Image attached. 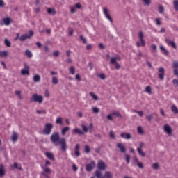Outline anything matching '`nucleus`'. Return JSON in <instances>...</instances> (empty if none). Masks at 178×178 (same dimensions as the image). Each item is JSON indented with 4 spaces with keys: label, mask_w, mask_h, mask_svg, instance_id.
<instances>
[{
    "label": "nucleus",
    "mask_w": 178,
    "mask_h": 178,
    "mask_svg": "<svg viewBox=\"0 0 178 178\" xmlns=\"http://www.w3.org/2000/svg\"><path fill=\"white\" fill-rule=\"evenodd\" d=\"M51 141L54 145H60L62 152H66L67 149V145L66 143V139L65 138H60L59 133L56 132L51 136Z\"/></svg>",
    "instance_id": "f257e3e1"
},
{
    "label": "nucleus",
    "mask_w": 178,
    "mask_h": 178,
    "mask_svg": "<svg viewBox=\"0 0 178 178\" xmlns=\"http://www.w3.org/2000/svg\"><path fill=\"white\" fill-rule=\"evenodd\" d=\"M82 129H80L79 128H75L73 129V133H75V134H79V136H83L84 135V133H88V128L84 124L81 125Z\"/></svg>",
    "instance_id": "f03ea898"
},
{
    "label": "nucleus",
    "mask_w": 178,
    "mask_h": 178,
    "mask_svg": "<svg viewBox=\"0 0 178 178\" xmlns=\"http://www.w3.org/2000/svg\"><path fill=\"white\" fill-rule=\"evenodd\" d=\"M54 129V124L52 123H47L44 126V129H43V134L44 136H49L52 132V129Z\"/></svg>",
    "instance_id": "7ed1b4c3"
},
{
    "label": "nucleus",
    "mask_w": 178,
    "mask_h": 178,
    "mask_svg": "<svg viewBox=\"0 0 178 178\" xmlns=\"http://www.w3.org/2000/svg\"><path fill=\"white\" fill-rule=\"evenodd\" d=\"M43 101L44 97L42 95H38L37 93L33 94L31 98V102H38V104H42Z\"/></svg>",
    "instance_id": "20e7f679"
},
{
    "label": "nucleus",
    "mask_w": 178,
    "mask_h": 178,
    "mask_svg": "<svg viewBox=\"0 0 178 178\" xmlns=\"http://www.w3.org/2000/svg\"><path fill=\"white\" fill-rule=\"evenodd\" d=\"M95 176L97 178H112V173L109 171H106L104 175H103L102 173L97 170L95 171Z\"/></svg>",
    "instance_id": "39448f33"
},
{
    "label": "nucleus",
    "mask_w": 178,
    "mask_h": 178,
    "mask_svg": "<svg viewBox=\"0 0 178 178\" xmlns=\"http://www.w3.org/2000/svg\"><path fill=\"white\" fill-rule=\"evenodd\" d=\"M34 35V31L33 30L29 31V34H24L19 37V41H25L27 38H31Z\"/></svg>",
    "instance_id": "423d86ee"
},
{
    "label": "nucleus",
    "mask_w": 178,
    "mask_h": 178,
    "mask_svg": "<svg viewBox=\"0 0 178 178\" xmlns=\"http://www.w3.org/2000/svg\"><path fill=\"white\" fill-rule=\"evenodd\" d=\"M12 23V19L9 17L3 18V22H0L1 26H9Z\"/></svg>",
    "instance_id": "0eeeda50"
},
{
    "label": "nucleus",
    "mask_w": 178,
    "mask_h": 178,
    "mask_svg": "<svg viewBox=\"0 0 178 178\" xmlns=\"http://www.w3.org/2000/svg\"><path fill=\"white\" fill-rule=\"evenodd\" d=\"M97 168L99 170H106V165L102 160H99L97 163Z\"/></svg>",
    "instance_id": "6e6552de"
},
{
    "label": "nucleus",
    "mask_w": 178,
    "mask_h": 178,
    "mask_svg": "<svg viewBox=\"0 0 178 178\" xmlns=\"http://www.w3.org/2000/svg\"><path fill=\"white\" fill-rule=\"evenodd\" d=\"M159 79L160 80H165V68L164 67H160L159 68Z\"/></svg>",
    "instance_id": "1a4fd4ad"
},
{
    "label": "nucleus",
    "mask_w": 178,
    "mask_h": 178,
    "mask_svg": "<svg viewBox=\"0 0 178 178\" xmlns=\"http://www.w3.org/2000/svg\"><path fill=\"white\" fill-rule=\"evenodd\" d=\"M103 13L105 15V17H106V19H108V20H109V22H111V23H113V19H112V17H111L109 15V13L108 11V8H104L103 9Z\"/></svg>",
    "instance_id": "9d476101"
},
{
    "label": "nucleus",
    "mask_w": 178,
    "mask_h": 178,
    "mask_svg": "<svg viewBox=\"0 0 178 178\" xmlns=\"http://www.w3.org/2000/svg\"><path fill=\"white\" fill-rule=\"evenodd\" d=\"M95 168V161H92L90 163L86 165L87 172H91Z\"/></svg>",
    "instance_id": "9b49d317"
},
{
    "label": "nucleus",
    "mask_w": 178,
    "mask_h": 178,
    "mask_svg": "<svg viewBox=\"0 0 178 178\" xmlns=\"http://www.w3.org/2000/svg\"><path fill=\"white\" fill-rule=\"evenodd\" d=\"M117 148H119L120 151L122 152V154L126 153V147L123 143H117Z\"/></svg>",
    "instance_id": "f8f14e48"
},
{
    "label": "nucleus",
    "mask_w": 178,
    "mask_h": 178,
    "mask_svg": "<svg viewBox=\"0 0 178 178\" xmlns=\"http://www.w3.org/2000/svg\"><path fill=\"white\" fill-rule=\"evenodd\" d=\"M164 131L168 134V136H170L172 134V127L168 124H165L163 127Z\"/></svg>",
    "instance_id": "ddd939ff"
},
{
    "label": "nucleus",
    "mask_w": 178,
    "mask_h": 178,
    "mask_svg": "<svg viewBox=\"0 0 178 178\" xmlns=\"http://www.w3.org/2000/svg\"><path fill=\"white\" fill-rule=\"evenodd\" d=\"M120 136L121 138H125V140H130L131 138V134L125 132L122 133Z\"/></svg>",
    "instance_id": "4468645a"
},
{
    "label": "nucleus",
    "mask_w": 178,
    "mask_h": 178,
    "mask_svg": "<svg viewBox=\"0 0 178 178\" xmlns=\"http://www.w3.org/2000/svg\"><path fill=\"white\" fill-rule=\"evenodd\" d=\"M116 60H122V58H120V56L117 55L115 57H113L111 59V65H115L116 63Z\"/></svg>",
    "instance_id": "2eb2a0df"
},
{
    "label": "nucleus",
    "mask_w": 178,
    "mask_h": 178,
    "mask_svg": "<svg viewBox=\"0 0 178 178\" xmlns=\"http://www.w3.org/2000/svg\"><path fill=\"white\" fill-rule=\"evenodd\" d=\"M165 42L166 44H168V45H171V47L172 48H174V49H176L177 48V47L176 46V43L173 41H171L169 39H165Z\"/></svg>",
    "instance_id": "dca6fc26"
},
{
    "label": "nucleus",
    "mask_w": 178,
    "mask_h": 178,
    "mask_svg": "<svg viewBox=\"0 0 178 178\" xmlns=\"http://www.w3.org/2000/svg\"><path fill=\"white\" fill-rule=\"evenodd\" d=\"M45 155H46L47 158H48L51 161H55V156H54V154H52L49 152H47L45 153Z\"/></svg>",
    "instance_id": "f3484780"
},
{
    "label": "nucleus",
    "mask_w": 178,
    "mask_h": 178,
    "mask_svg": "<svg viewBox=\"0 0 178 178\" xmlns=\"http://www.w3.org/2000/svg\"><path fill=\"white\" fill-rule=\"evenodd\" d=\"M5 175V166L3 164H0V177H3Z\"/></svg>",
    "instance_id": "a211bd4d"
},
{
    "label": "nucleus",
    "mask_w": 178,
    "mask_h": 178,
    "mask_svg": "<svg viewBox=\"0 0 178 178\" xmlns=\"http://www.w3.org/2000/svg\"><path fill=\"white\" fill-rule=\"evenodd\" d=\"M75 155L76 156H80V145L76 144L75 145Z\"/></svg>",
    "instance_id": "6ab92c4d"
},
{
    "label": "nucleus",
    "mask_w": 178,
    "mask_h": 178,
    "mask_svg": "<svg viewBox=\"0 0 178 178\" xmlns=\"http://www.w3.org/2000/svg\"><path fill=\"white\" fill-rule=\"evenodd\" d=\"M21 74L22 76H30V70H25V69H22L21 70Z\"/></svg>",
    "instance_id": "aec40b11"
},
{
    "label": "nucleus",
    "mask_w": 178,
    "mask_h": 178,
    "mask_svg": "<svg viewBox=\"0 0 178 178\" xmlns=\"http://www.w3.org/2000/svg\"><path fill=\"white\" fill-rule=\"evenodd\" d=\"M56 124H60L62 126V124H63V118L57 117L56 119Z\"/></svg>",
    "instance_id": "412c9836"
},
{
    "label": "nucleus",
    "mask_w": 178,
    "mask_h": 178,
    "mask_svg": "<svg viewBox=\"0 0 178 178\" xmlns=\"http://www.w3.org/2000/svg\"><path fill=\"white\" fill-rule=\"evenodd\" d=\"M160 51H161V52H163V55H165V56L169 55V51H168V50H166L163 46H160Z\"/></svg>",
    "instance_id": "4be33fe9"
},
{
    "label": "nucleus",
    "mask_w": 178,
    "mask_h": 178,
    "mask_svg": "<svg viewBox=\"0 0 178 178\" xmlns=\"http://www.w3.org/2000/svg\"><path fill=\"white\" fill-rule=\"evenodd\" d=\"M47 13L49 15H56V10H55V8H49L47 9Z\"/></svg>",
    "instance_id": "5701e85b"
},
{
    "label": "nucleus",
    "mask_w": 178,
    "mask_h": 178,
    "mask_svg": "<svg viewBox=\"0 0 178 178\" xmlns=\"http://www.w3.org/2000/svg\"><path fill=\"white\" fill-rule=\"evenodd\" d=\"M70 130V127H65L61 130V134L62 136H65L67 131Z\"/></svg>",
    "instance_id": "b1692460"
},
{
    "label": "nucleus",
    "mask_w": 178,
    "mask_h": 178,
    "mask_svg": "<svg viewBox=\"0 0 178 178\" xmlns=\"http://www.w3.org/2000/svg\"><path fill=\"white\" fill-rule=\"evenodd\" d=\"M111 113L113 116H117V118H122V114L117 111H112Z\"/></svg>",
    "instance_id": "393cba45"
},
{
    "label": "nucleus",
    "mask_w": 178,
    "mask_h": 178,
    "mask_svg": "<svg viewBox=\"0 0 178 178\" xmlns=\"http://www.w3.org/2000/svg\"><path fill=\"white\" fill-rule=\"evenodd\" d=\"M11 138H12V140L14 142L17 141V138H19V136H17V133L16 132L13 133Z\"/></svg>",
    "instance_id": "a878e982"
},
{
    "label": "nucleus",
    "mask_w": 178,
    "mask_h": 178,
    "mask_svg": "<svg viewBox=\"0 0 178 178\" xmlns=\"http://www.w3.org/2000/svg\"><path fill=\"white\" fill-rule=\"evenodd\" d=\"M41 81V76L38 75V74H35L34 76H33V81L35 83H38V81Z\"/></svg>",
    "instance_id": "bb28decb"
},
{
    "label": "nucleus",
    "mask_w": 178,
    "mask_h": 178,
    "mask_svg": "<svg viewBox=\"0 0 178 178\" xmlns=\"http://www.w3.org/2000/svg\"><path fill=\"white\" fill-rule=\"evenodd\" d=\"M171 111H172V112H173V113H175V115H177L178 109H177V107L176 106V105L173 104L171 106Z\"/></svg>",
    "instance_id": "cd10ccee"
},
{
    "label": "nucleus",
    "mask_w": 178,
    "mask_h": 178,
    "mask_svg": "<svg viewBox=\"0 0 178 178\" xmlns=\"http://www.w3.org/2000/svg\"><path fill=\"white\" fill-rule=\"evenodd\" d=\"M43 171L44 173H47V175H50L51 173V168H48L47 166L42 167Z\"/></svg>",
    "instance_id": "c85d7f7f"
},
{
    "label": "nucleus",
    "mask_w": 178,
    "mask_h": 178,
    "mask_svg": "<svg viewBox=\"0 0 178 178\" xmlns=\"http://www.w3.org/2000/svg\"><path fill=\"white\" fill-rule=\"evenodd\" d=\"M70 74H74L76 73V68L74 66H71L69 69Z\"/></svg>",
    "instance_id": "c756f323"
},
{
    "label": "nucleus",
    "mask_w": 178,
    "mask_h": 178,
    "mask_svg": "<svg viewBox=\"0 0 178 178\" xmlns=\"http://www.w3.org/2000/svg\"><path fill=\"white\" fill-rule=\"evenodd\" d=\"M36 113H38V115H46L47 111L46 110H37Z\"/></svg>",
    "instance_id": "7c9ffc66"
},
{
    "label": "nucleus",
    "mask_w": 178,
    "mask_h": 178,
    "mask_svg": "<svg viewBox=\"0 0 178 178\" xmlns=\"http://www.w3.org/2000/svg\"><path fill=\"white\" fill-rule=\"evenodd\" d=\"M0 56L1 58H6V56H8V51H1Z\"/></svg>",
    "instance_id": "2f4dec72"
},
{
    "label": "nucleus",
    "mask_w": 178,
    "mask_h": 178,
    "mask_svg": "<svg viewBox=\"0 0 178 178\" xmlns=\"http://www.w3.org/2000/svg\"><path fill=\"white\" fill-rule=\"evenodd\" d=\"M25 54L28 58H33V53H31L30 50H26Z\"/></svg>",
    "instance_id": "473e14b6"
},
{
    "label": "nucleus",
    "mask_w": 178,
    "mask_h": 178,
    "mask_svg": "<svg viewBox=\"0 0 178 178\" xmlns=\"http://www.w3.org/2000/svg\"><path fill=\"white\" fill-rule=\"evenodd\" d=\"M90 95L92 97V99H95V101H98V96L94 94V92H91L90 93Z\"/></svg>",
    "instance_id": "72a5a7b5"
},
{
    "label": "nucleus",
    "mask_w": 178,
    "mask_h": 178,
    "mask_svg": "<svg viewBox=\"0 0 178 178\" xmlns=\"http://www.w3.org/2000/svg\"><path fill=\"white\" fill-rule=\"evenodd\" d=\"M137 151H138V154L140 155H141V156H145V153H144V152H143V150H141L140 147H138Z\"/></svg>",
    "instance_id": "f704fd0d"
},
{
    "label": "nucleus",
    "mask_w": 178,
    "mask_h": 178,
    "mask_svg": "<svg viewBox=\"0 0 178 178\" xmlns=\"http://www.w3.org/2000/svg\"><path fill=\"white\" fill-rule=\"evenodd\" d=\"M174 8L177 12H178V0H175L173 2Z\"/></svg>",
    "instance_id": "c9c22d12"
},
{
    "label": "nucleus",
    "mask_w": 178,
    "mask_h": 178,
    "mask_svg": "<svg viewBox=\"0 0 178 178\" xmlns=\"http://www.w3.org/2000/svg\"><path fill=\"white\" fill-rule=\"evenodd\" d=\"M133 112H135V113H138V115H139V116H140L141 118H143V116L144 115V112L143 111H137L136 110H134Z\"/></svg>",
    "instance_id": "e433bc0d"
},
{
    "label": "nucleus",
    "mask_w": 178,
    "mask_h": 178,
    "mask_svg": "<svg viewBox=\"0 0 178 178\" xmlns=\"http://www.w3.org/2000/svg\"><path fill=\"white\" fill-rule=\"evenodd\" d=\"M145 91H146V92H147V94H152V90L151 89V86H147L145 88Z\"/></svg>",
    "instance_id": "4c0bfd02"
},
{
    "label": "nucleus",
    "mask_w": 178,
    "mask_h": 178,
    "mask_svg": "<svg viewBox=\"0 0 178 178\" xmlns=\"http://www.w3.org/2000/svg\"><path fill=\"white\" fill-rule=\"evenodd\" d=\"M4 44L6 47H10V41L8 39H5Z\"/></svg>",
    "instance_id": "58836bf2"
},
{
    "label": "nucleus",
    "mask_w": 178,
    "mask_h": 178,
    "mask_svg": "<svg viewBox=\"0 0 178 178\" xmlns=\"http://www.w3.org/2000/svg\"><path fill=\"white\" fill-rule=\"evenodd\" d=\"M90 151L91 149L90 148V146H88V145H85V152H86V154H89Z\"/></svg>",
    "instance_id": "ea45409f"
},
{
    "label": "nucleus",
    "mask_w": 178,
    "mask_h": 178,
    "mask_svg": "<svg viewBox=\"0 0 178 178\" xmlns=\"http://www.w3.org/2000/svg\"><path fill=\"white\" fill-rule=\"evenodd\" d=\"M52 83L54 84H58V83H59V81L58 80V78H56V76H54L52 78Z\"/></svg>",
    "instance_id": "a19ab883"
},
{
    "label": "nucleus",
    "mask_w": 178,
    "mask_h": 178,
    "mask_svg": "<svg viewBox=\"0 0 178 178\" xmlns=\"http://www.w3.org/2000/svg\"><path fill=\"white\" fill-rule=\"evenodd\" d=\"M138 134H140V135L144 134V130H143V128H141V127H138Z\"/></svg>",
    "instance_id": "79ce46f5"
},
{
    "label": "nucleus",
    "mask_w": 178,
    "mask_h": 178,
    "mask_svg": "<svg viewBox=\"0 0 178 178\" xmlns=\"http://www.w3.org/2000/svg\"><path fill=\"white\" fill-rule=\"evenodd\" d=\"M172 67L173 69H178V61H173Z\"/></svg>",
    "instance_id": "37998d69"
},
{
    "label": "nucleus",
    "mask_w": 178,
    "mask_h": 178,
    "mask_svg": "<svg viewBox=\"0 0 178 178\" xmlns=\"http://www.w3.org/2000/svg\"><path fill=\"white\" fill-rule=\"evenodd\" d=\"M125 161L127 163H130V155L125 154Z\"/></svg>",
    "instance_id": "c03bdc74"
},
{
    "label": "nucleus",
    "mask_w": 178,
    "mask_h": 178,
    "mask_svg": "<svg viewBox=\"0 0 178 178\" xmlns=\"http://www.w3.org/2000/svg\"><path fill=\"white\" fill-rule=\"evenodd\" d=\"M164 11H165V8H163V6H159V13H163Z\"/></svg>",
    "instance_id": "a18cd8bd"
},
{
    "label": "nucleus",
    "mask_w": 178,
    "mask_h": 178,
    "mask_svg": "<svg viewBox=\"0 0 178 178\" xmlns=\"http://www.w3.org/2000/svg\"><path fill=\"white\" fill-rule=\"evenodd\" d=\"M80 39L83 41V44H87V39L83 35H80Z\"/></svg>",
    "instance_id": "49530a36"
},
{
    "label": "nucleus",
    "mask_w": 178,
    "mask_h": 178,
    "mask_svg": "<svg viewBox=\"0 0 178 178\" xmlns=\"http://www.w3.org/2000/svg\"><path fill=\"white\" fill-rule=\"evenodd\" d=\"M109 136L113 140H115V133H113V131H110Z\"/></svg>",
    "instance_id": "de8ad7c7"
},
{
    "label": "nucleus",
    "mask_w": 178,
    "mask_h": 178,
    "mask_svg": "<svg viewBox=\"0 0 178 178\" xmlns=\"http://www.w3.org/2000/svg\"><path fill=\"white\" fill-rule=\"evenodd\" d=\"M172 84L175 86V87H178V79H173Z\"/></svg>",
    "instance_id": "09e8293b"
},
{
    "label": "nucleus",
    "mask_w": 178,
    "mask_h": 178,
    "mask_svg": "<svg viewBox=\"0 0 178 178\" xmlns=\"http://www.w3.org/2000/svg\"><path fill=\"white\" fill-rule=\"evenodd\" d=\"M145 5H147V6H149L151 5V0H143Z\"/></svg>",
    "instance_id": "8fccbe9b"
},
{
    "label": "nucleus",
    "mask_w": 178,
    "mask_h": 178,
    "mask_svg": "<svg viewBox=\"0 0 178 178\" xmlns=\"http://www.w3.org/2000/svg\"><path fill=\"white\" fill-rule=\"evenodd\" d=\"M138 35H139L140 40H144V33H143V31L139 32Z\"/></svg>",
    "instance_id": "3c124183"
},
{
    "label": "nucleus",
    "mask_w": 178,
    "mask_h": 178,
    "mask_svg": "<svg viewBox=\"0 0 178 178\" xmlns=\"http://www.w3.org/2000/svg\"><path fill=\"white\" fill-rule=\"evenodd\" d=\"M158 168H159V164L158 163H154L152 165V168L153 169L156 170V169H158Z\"/></svg>",
    "instance_id": "603ef678"
},
{
    "label": "nucleus",
    "mask_w": 178,
    "mask_h": 178,
    "mask_svg": "<svg viewBox=\"0 0 178 178\" xmlns=\"http://www.w3.org/2000/svg\"><path fill=\"white\" fill-rule=\"evenodd\" d=\"M15 94H16V95H18V97H19V98H22V91H20V90H16L15 91Z\"/></svg>",
    "instance_id": "864d4df0"
},
{
    "label": "nucleus",
    "mask_w": 178,
    "mask_h": 178,
    "mask_svg": "<svg viewBox=\"0 0 178 178\" xmlns=\"http://www.w3.org/2000/svg\"><path fill=\"white\" fill-rule=\"evenodd\" d=\"M92 111L94 113H98L99 112V108L95 107L92 108Z\"/></svg>",
    "instance_id": "5fc2aeb1"
},
{
    "label": "nucleus",
    "mask_w": 178,
    "mask_h": 178,
    "mask_svg": "<svg viewBox=\"0 0 178 178\" xmlns=\"http://www.w3.org/2000/svg\"><path fill=\"white\" fill-rule=\"evenodd\" d=\"M74 7L76 8V9H81V4H80V3H77Z\"/></svg>",
    "instance_id": "6e6d98bb"
},
{
    "label": "nucleus",
    "mask_w": 178,
    "mask_h": 178,
    "mask_svg": "<svg viewBox=\"0 0 178 178\" xmlns=\"http://www.w3.org/2000/svg\"><path fill=\"white\" fill-rule=\"evenodd\" d=\"M138 168H140V169H143V168H144V165H143V163H141V162H138Z\"/></svg>",
    "instance_id": "4d7b16f0"
},
{
    "label": "nucleus",
    "mask_w": 178,
    "mask_h": 178,
    "mask_svg": "<svg viewBox=\"0 0 178 178\" xmlns=\"http://www.w3.org/2000/svg\"><path fill=\"white\" fill-rule=\"evenodd\" d=\"M99 77L100 78V79H102V80H105V79H106V76L104 75V74H100L99 75Z\"/></svg>",
    "instance_id": "13d9d810"
},
{
    "label": "nucleus",
    "mask_w": 178,
    "mask_h": 178,
    "mask_svg": "<svg viewBox=\"0 0 178 178\" xmlns=\"http://www.w3.org/2000/svg\"><path fill=\"white\" fill-rule=\"evenodd\" d=\"M156 23L157 26H161V19L156 18Z\"/></svg>",
    "instance_id": "bf43d9fd"
},
{
    "label": "nucleus",
    "mask_w": 178,
    "mask_h": 178,
    "mask_svg": "<svg viewBox=\"0 0 178 178\" xmlns=\"http://www.w3.org/2000/svg\"><path fill=\"white\" fill-rule=\"evenodd\" d=\"M114 65H115V69L117 70L120 69V65L118 63L115 62Z\"/></svg>",
    "instance_id": "052dcab7"
},
{
    "label": "nucleus",
    "mask_w": 178,
    "mask_h": 178,
    "mask_svg": "<svg viewBox=\"0 0 178 178\" xmlns=\"http://www.w3.org/2000/svg\"><path fill=\"white\" fill-rule=\"evenodd\" d=\"M5 6V2L3 0H0V8H3Z\"/></svg>",
    "instance_id": "680f3d73"
},
{
    "label": "nucleus",
    "mask_w": 178,
    "mask_h": 178,
    "mask_svg": "<svg viewBox=\"0 0 178 178\" xmlns=\"http://www.w3.org/2000/svg\"><path fill=\"white\" fill-rule=\"evenodd\" d=\"M147 119L149 122H151V120H152V115L149 114V115H147Z\"/></svg>",
    "instance_id": "e2e57ef3"
},
{
    "label": "nucleus",
    "mask_w": 178,
    "mask_h": 178,
    "mask_svg": "<svg viewBox=\"0 0 178 178\" xmlns=\"http://www.w3.org/2000/svg\"><path fill=\"white\" fill-rule=\"evenodd\" d=\"M75 79L78 80V81H81V78L80 77V74H79L75 76Z\"/></svg>",
    "instance_id": "0e129e2a"
},
{
    "label": "nucleus",
    "mask_w": 178,
    "mask_h": 178,
    "mask_svg": "<svg viewBox=\"0 0 178 178\" xmlns=\"http://www.w3.org/2000/svg\"><path fill=\"white\" fill-rule=\"evenodd\" d=\"M173 73H174L175 76H177V77L178 79V70L177 69H174Z\"/></svg>",
    "instance_id": "69168bd1"
},
{
    "label": "nucleus",
    "mask_w": 178,
    "mask_h": 178,
    "mask_svg": "<svg viewBox=\"0 0 178 178\" xmlns=\"http://www.w3.org/2000/svg\"><path fill=\"white\" fill-rule=\"evenodd\" d=\"M112 114H108V115H107V119L108 120H113V118L112 117Z\"/></svg>",
    "instance_id": "338daca9"
},
{
    "label": "nucleus",
    "mask_w": 178,
    "mask_h": 178,
    "mask_svg": "<svg viewBox=\"0 0 178 178\" xmlns=\"http://www.w3.org/2000/svg\"><path fill=\"white\" fill-rule=\"evenodd\" d=\"M71 13H76V7H72L70 10Z\"/></svg>",
    "instance_id": "774afa93"
}]
</instances>
